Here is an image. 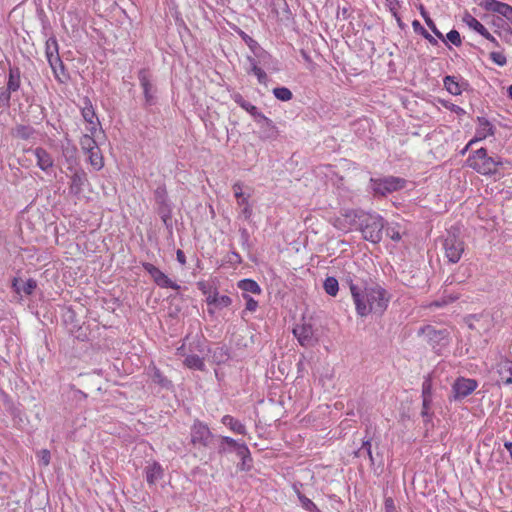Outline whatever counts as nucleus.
<instances>
[{
  "instance_id": "nucleus-37",
  "label": "nucleus",
  "mask_w": 512,
  "mask_h": 512,
  "mask_svg": "<svg viewBox=\"0 0 512 512\" xmlns=\"http://www.w3.org/2000/svg\"><path fill=\"white\" fill-rule=\"evenodd\" d=\"M35 134V129L29 125H17L14 129V136L23 140L30 139Z\"/></svg>"
},
{
  "instance_id": "nucleus-8",
  "label": "nucleus",
  "mask_w": 512,
  "mask_h": 512,
  "mask_svg": "<svg viewBox=\"0 0 512 512\" xmlns=\"http://www.w3.org/2000/svg\"><path fill=\"white\" fill-rule=\"evenodd\" d=\"M375 194L385 196L389 193L397 191L404 187L405 180L403 178L388 176L381 179H371Z\"/></svg>"
},
{
  "instance_id": "nucleus-49",
  "label": "nucleus",
  "mask_w": 512,
  "mask_h": 512,
  "mask_svg": "<svg viewBox=\"0 0 512 512\" xmlns=\"http://www.w3.org/2000/svg\"><path fill=\"white\" fill-rule=\"evenodd\" d=\"M232 304V299L227 295H219L217 298L216 309H223Z\"/></svg>"
},
{
  "instance_id": "nucleus-44",
  "label": "nucleus",
  "mask_w": 512,
  "mask_h": 512,
  "mask_svg": "<svg viewBox=\"0 0 512 512\" xmlns=\"http://www.w3.org/2000/svg\"><path fill=\"white\" fill-rule=\"evenodd\" d=\"M13 91L5 88L2 89L0 92V107L2 108H9L10 107V99H11V93Z\"/></svg>"
},
{
  "instance_id": "nucleus-45",
  "label": "nucleus",
  "mask_w": 512,
  "mask_h": 512,
  "mask_svg": "<svg viewBox=\"0 0 512 512\" xmlns=\"http://www.w3.org/2000/svg\"><path fill=\"white\" fill-rule=\"evenodd\" d=\"M245 111H247L257 122L260 118H264V114L258 111V108L251 104L250 102H247L245 107H243Z\"/></svg>"
},
{
  "instance_id": "nucleus-15",
  "label": "nucleus",
  "mask_w": 512,
  "mask_h": 512,
  "mask_svg": "<svg viewBox=\"0 0 512 512\" xmlns=\"http://www.w3.org/2000/svg\"><path fill=\"white\" fill-rule=\"evenodd\" d=\"M445 89L452 95H460L463 91H467L470 85L467 80L462 77L447 75L443 78Z\"/></svg>"
},
{
  "instance_id": "nucleus-50",
  "label": "nucleus",
  "mask_w": 512,
  "mask_h": 512,
  "mask_svg": "<svg viewBox=\"0 0 512 512\" xmlns=\"http://www.w3.org/2000/svg\"><path fill=\"white\" fill-rule=\"evenodd\" d=\"M422 398L432 399V384L429 379H426L422 384Z\"/></svg>"
},
{
  "instance_id": "nucleus-27",
  "label": "nucleus",
  "mask_w": 512,
  "mask_h": 512,
  "mask_svg": "<svg viewBox=\"0 0 512 512\" xmlns=\"http://www.w3.org/2000/svg\"><path fill=\"white\" fill-rule=\"evenodd\" d=\"M222 424L227 426L231 431L240 435H246V426L231 415H224L221 419Z\"/></svg>"
},
{
  "instance_id": "nucleus-30",
  "label": "nucleus",
  "mask_w": 512,
  "mask_h": 512,
  "mask_svg": "<svg viewBox=\"0 0 512 512\" xmlns=\"http://www.w3.org/2000/svg\"><path fill=\"white\" fill-rule=\"evenodd\" d=\"M90 165L97 171L101 170L104 166L103 156L99 147L87 152Z\"/></svg>"
},
{
  "instance_id": "nucleus-6",
  "label": "nucleus",
  "mask_w": 512,
  "mask_h": 512,
  "mask_svg": "<svg viewBox=\"0 0 512 512\" xmlns=\"http://www.w3.org/2000/svg\"><path fill=\"white\" fill-rule=\"evenodd\" d=\"M139 84L143 90L144 108H148L157 104L158 89L154 84L153 75L148 68H142L138 71Z\"/></svg>"
},
{
  "instance_id": "nucleus-61",
  "label": "nucleus",
  "mask_w": 512,
  "mask_h": 512,
  "mask_svg": "<svg viewBox=\"0 0 512 512\" xmlns=\"http://www.w3.org/2000/svg\"><path fill=\"white\" fill-rule=\"evenodd\" d=\"M412 27L415 33L420 34L423 37L428 33V31L421 25L418 20H414L412 22Z\"/></svg>"
},
{
  "instance_id": "nucleus-9",
  "label": "nucleus",
  "mask_w": 512,
  "mask_h": 512,
  "mask_svg": "<svg viewBox=\"0 0 512 512\" xmlns=\"http://www.w3.org/2000/svg\"><path fill=\"white\" fill-rule=\"evenodd\" d=\"M212 438L213 434L210 431L209 427L205 423L199 420H195L191 427L192 444L207 447L209 446Z\"/></svg>"
},
{
  "instance_id": "nucleus-32",
  "label": "nucleus",
  "mask_w": 512,
  "mask_h": 512,
  "mask_svg": "<svg viewBox=\"0 0 512 512\" xmlns=\"http://www.w3.org/2000/svg\"><path fill=\"white\" fill-rule=\"evenodd\" d=\"M247 60L250 63V70L248 72H252L254 75H256L260 84H266L268 76L265 71L258 66L256 59L248 56Z\"/></svg>"
},
{
  "instance_id": "nucleus-41",
  "label": "nucleus",
  "mask_w": 512,
  "mask_h": 512,
  "mask_svg": "<svg viewBox=\"0 0 512 512\" xmlns=\"http://www.w3.org/2000/svg\"><path fill=\"white\" fill-rule=\"evenodd\" d=\"M272 92L273 95L280 101H289L293 97L291 90L287 87H276Z\"/></svg>"
},
{
  "instance_id": "nucleus-55",
  "label": "nucleus",
  "mask_w": 512,
  "mask_h": 512,
  "mask_svg": "<svg viewBox=\"0 0 512 512\" xmlns=\"http://www.w3.org/2000/svg\"><path fill=\"white\" fill-rule=\"evenodd\" d=\"M442 104L447 109H449L450 111L456 113L457 115H464L466 113L463 108H461L460 106H458L456 104H453V103H450V102H447V101H443Z\"/></svg>"
},
{
  "instance_id": "nucleus-24",
  "label": "nucleus",
  "mask_w": 512,
  "mask_h": 512,
  "mask_svg": "<svg viewBox=\"0 0 512 512\" xmlns=\"http://www.w3.org/2000/svg\"><path fill=\"white\" fill-rule=\"evenodd\" d=\"M478 122L480 127L477 129L476 136L473 139H477L478 142L485 139L487 136L494 135L495 128L489 120L484 117H478Z\"/></svg>"
},
{
  "instance_id": "nucleus-1",
  "label": "nucleus",
  "mask_w": 512,
  "mask_h": 512,
  "mask_svg": "<svg viewBox=\"0 0 512 512\" xmlns=\"http://www.w3.org/2000/svg\"><path fill=\"white\" fill-rule=\"evenodd\" d=\"M365 286L366 289H363L358 299L356 298L354 301L357 314L360 317H365L370 313L382 315L388 307L390 294L371 277L367 279Z\"/></svg>"
},
{
  "instance_id": "nucleus-63",
  "label": "nucleus",
  "mask_w": 512,
  "mask_h": 512,
  "mask_svg": "<svg viewBox=\"0 0 512 512\" xmlns=\"http://www.w3.org/2000/svg\"><path fill=\"white\" fill-rule=\"evenodd\" d=\"M386 235L391 238L393 241H399L401 239V234L395 228L388 227L386 229Z\"/></svg>"
},
{
  "instance_id": "nucleus-23",
  "label": "nucleus",
  "mask_w": 512,
  "mask_h": 512,
  "mask_svg": "<svg viewBox=\"0 0 512 512\" xmlns=\"http://www.w3.org/2000/svg\"><path fill=\"white\" fill-rule=\"evenodd\" d=\"M238 449L239 450L236 454L241 459V461L240 463H238L237 468L240 471H250L252 468L253 459L249 448L245 444L244 446H241Z\"/></svg>"
},
{
  "instance_id": "nucleus-39",
  "label": "nucleus",
  "mask_w": 512,
  "mask_h": 512,
  "mask_svg": "<svg viewBox=\"0 0 512 512\" xmlns=\"http://www.w3.org/2000/svg\"><path fill=\"white\" fill-rule=\"evenodd\" d=\"M213 358L217 364L225 363L230 359V353L227 346L217 347L213 352Z\"/></svg>"
},
{
  "instance_id": "nucleus-58",
  "label": "nucleus",
  "mask_w": 512,
  "mask_h": 512,
  "mask_svg": "<svg viewBox=\"0 0 512 512\" xmlns=\"http://www.w3.org/2000/svg\"><path fill=\"white\" fill-rule=\"evenodd\" d=\"M427 26L431 29V31L435 34L436 37L445 42V38L443 34L437 29L434 21L432 19H427Z\"/></svg>"
},
{
  "instance_id": "nucleus-11",
  "label": "nucleus",
  "mask_w": 512,
  "mask_h": 512,
  "mask_svg": "<svg viewBox=\"0 0 512 512\" xmlns=\"http://www.w3.org/2000/svg\"><path fill=\"white\" fill-rule=\"evenodd\" d=\"M478 383L474 379L457 378L452 386L454 400H461L472 394L477 388Z\"/></svg>"
},
{
  "instance_id": "nucleus-3",
  "label": "nucleus",
  "mask_w": 512,
  "mask_h": 512,
  "mask_svg": "<svg viewBox=\"0 0 512 512\" xmlns=\"http://www.w3.org/2000/svg\"><path fill=\"white\" fill-rule=\"evenodd\" d=\"M352 213L354 214L355 218L359 219V229L363 235V238L374 244L379 243L382 239L383 229L385 226L384 219L378 214Z\"/></svg>"
},
{
  "instance_id": "nucleus-33",
  "label": "nucleus",
  "mask_w": 512,
  "mask_h": 512,
  "mask_svg": "<svg viewBox=\"0 0 512 512\" xmlns=\"http://www.w3.org/2000/svg\"><path fill=\"white\" fill-rule=\"evenodd\" d=\"M506 3L498 1V0H482L479 4L480 7L488 12H493L497 14H501Z\"/></svg>"
},
{
  "instance_id": "nucleus-53",
  "label": "nucleus",
  "mask_w": 512,
  "mask_h": 512,
  "mask_svg": "<svg viewBox=\"0 0 512 512\" xmlns=\"http://www.w3.org/2000/svg\"><path fill=\"white\" fill-rule=\"evenodd\" d=\"M206 303L208 306H213L214 308L216 307V303H217V298L219 296V293H218V290L216 287H214L213 291L208 293L206 295Z\"/></svg>"
},
{
  "instance_id": "nucleus-25",
  "label": "nucleus",
  "mask_w": 512,
  "mask_h": 512,
  "mask_svg": "<svg viewBox=\"0 0 512 512\" xmlns=\"http://www.w3.org/2000/svg\"><path fill=\"white\" fill-rule=\"evenodd\" d=\"M146 481L149 485H154L163 477V469L158 462H153L145 468Z\"/></svg>"
},
{
  "instance_id": "nucleus-26",
  "label": "nucleus",
  "mask_w": 512,
  "mask_h": 512,
  "mask_svg": "<svg viewBox=\"0 0 512 512\" xmlns=\"http://www.w3.org/2000/svg\"><path fill=\"white\" fill-rule=\"evenodd\" d=\"M34 154L37 159V165L41 170L46 171L53 166V159L44 148L37 147L34 150Z\"/></svg>"
},
{
  "instance_id": "nucleus-28",
  "label": "nucleus",
  "mask_w": 512,
  "mask_h": 512,
  "mask_svg": "<svg viewBox=\"0 0 512 512\" xmlns=\"http://www.w3.org/2000/svg\"><path fill=\"white\" fill-rule=\"evenodd\" d=\"M47 61L49 64H52L53 58L60 57L59 56V46L55 36H51L46 41V49H45Z\"/></svg>"
},
{
  "instance_id": "nucleus-18",
  "label": "nucleus",
  "mask_w": 512,
  "mask_h": 512,
  "mask_svg": "<svg viewBox=\"0 0 512 512\" xmlns=\"http://www.w3.org/2000/svg\"><path fill=\"white\" fill-rule=\"evenodd\" d=\"M492 25L496 28L494 31L502 40L512 44V27L502 17H493Z\"/></svg>"
},
{
  "instance_id": "nucleus-16",
  "label": "nucleus",
  "mask_w": 512,
  "mask_h": 512,
  "mask_svg": "<svg viewBox=\"0 0 512 512\" xmlns=\"http://www.w3.org/2000/svg\"><path fill=\"white\" fill-rule=\"evenodd\" d=\"M81 114L84 120L89 124L88 131L94 135L97 131V125L99 121L94 111L93 105L88 97L83 99V107L81 108Z\"/></svg>"
},
{
  "instance_id": "nucleus-38",
  "label": "nucleus",
  "mask_w": 512,
  "mask_h": 512,
  "mask_svg": "<svg viewBox=\"0 0 512 512\" xmlns=\"http://www.w3.org/2000/svg\"><path fill=\"white\" fill-rule=\"evenodd\" d=\"M94 135H92L90 133L89 134H84L81 138H80V146H81V149L84 153H87L95 148L98 147L97 145V142L95 141Z\"/></svg>"
},
{
  "instance_id": "nucleus-35",
  "label": "nucleus",
  "mask_w": 512,
  "mask_h": 512,
  "mask_svg": "<svg viewBox=\"0 0 512 512\" xmlns=\"http://www.w3.org/2000/svg\"><path fill=\"white\" fill-rule=\"evenodd\" d=\"M238 288H240L243 292H250L253 294H260L261 287L259 284L253 279H243L238 282Z\"/></svg>"
},
{
  "instance_id": "nucleus-54",
  "label": "nucleus",
  "mask_w": 512,
  "mask_h": 512,
  "mask_svg": "<svg viewBox=\"0 0 512 512\" xmlns=\"http://www.w3.org/2000/svg\"><path fill=\"white\" fill-rule=\"evenodd\" d=\"M197 288L202 292V294L204 295H207L208 293L212 292L213 291V287L212 285L207 282V281H204V280H201V281H198L197 282Z\"/></svg>"
},
{
  "instance_id": "nucleus-5",
  "label": "nucleus",
  "mask_w": 512,
  "mask_h": 512,
  "mask_svg": "<svg viewBox=\"0 0 512 512\" xmlns=\"http://www.w3.org/2000/svg\"><path fill=\"white\" fill-rule=\"evenodd\" d=\"M459 233V229L452 227L447 230L446 235L443 236L442 244L445 250V256L451 263H457L464 252V242L461 240Z\"/></svg>"
},
{
  "instance_id": "nucleus-46",
  "label": "nucleus",
  "mask_w": 512,
  "mask_h": 512,
  "mask_svg": "<svg viewBox=\"0 0 512 512\" xmlns=\"http://www.w3.org/2000/svg\"><path fill=\"white\" fill-rule=\"evenodd\" d=\"M432 399H423L421 415L425 418V422L431 420L432 414L429 412L431 407Z\"/></svg>"
},
{
  "instance_id": "nucleus-10",
  "label": "nucleus",
  "mask_w": 512,
  "mask_h": 512,
  "mask_svg": "<svg viewBox=\"0 0 512 512\" xmlns=\"http://www.w3.org/2000/svg\"><path fill=\"white\" fill-rule=\"evenodd\" d=\"M144 270L153 278V281L161 288H171L179 290L181 287L176 282L172 281L165 273L159 268L149 262L142 263Z\"/></svg>"
},
{
  "instance_id": "nucleus-4",
  "label": "nucleus",
  "mask_w": 512,
  "mask_h": 512,
  "mask_svg": "<svg viewBox=\"0 0 512 512\" xmlns=\"http://www.w3.org/2000/svg\"><path fill=\"white\" fill-rule=\"evenodd\" d=\"M154 200L156 204V212L160 216L164 226L169 233H172V211L173 205L169 200L165 185H160L154 191Z\"/></svg>"
},
{
  "instance_id": "nucleus-47",
  "label": "nucleus",
  "mask_w": 512,
  "mask_h": 512,
  "mask_svg": "<svg viewBox=\"0 0 512 512\" xmlns=\"http://www.w3.org/2000/svg\"><path fill=\"white\" fill-rule=\"evenodd\" d=\"M446 38L448 41H450L453 45H455L457 47L462 44L461 36H460L459 32L455 29L450 30L447 33Z\"/></svg>"
},
{
  "instance_id": "nucleus-43",
  "label": "nucleus",
  "mask_w": 512,
  "mask_h": 512,
  "mask_svg": "<svg viewBox=\"0 0 512 512\" xmlns=\"http://www.w3.org/2000/svg\"><path fill=\"white\" fill-rule=\"evenodd\" d=\"M63 155L66 158L68 163L74 164V163H76V160H77V157H76V155H77V148L74 145L64 147L63 148Z\"/></svg>"
},
{
  "instance_id": "nucleus-19",
  "label": "nucleus",
  "mask_w": 512,
  "mask_h": 512,
  "mask_svg": "<svg viewBox=\"0 0 512 512\" xmlns=\"http://www.w3.org/2000/svg\"><path fill=\"white\" fill-rule=\"evenodd\" d=\"M88 182L87 173L83 169H77L71 176L69 191L75 196L83 192L84 185Z\"/></svg>"
},
{
  "instance_id": "nucleus-64",
  "label": "nucleus",
  "mask_w": 512,
  "mask_h": 512,
  "mask_svg": "<svg viewBox=\"0 0 512 512\" xmlns=\"http://www.w3.org/2000/svg\"><path fill=\"white\" fill-rule=\"evenodd\" d=\"M231 97H232V99L234 100V102H235V103H237L241 108L245 107L246 103L248 102V101H246V100L244 99V97H243L240 93H238V92L233 93Z\"/></svg>"
},
{
  "instance_id": "nucleus-48",
  "label": "nucleus",
  "mask_w": 512,
  "mask_h": 512,
  "mask_svg": "<svg viewBox=\"0 0 512 512\" xmlns=\"http://www.w3.org/2000/svg\"><path fill=\"white\" fill-rule=\"evenodd\" d=\"M490 59L498 66H504L507 63L505 55L501 52H491L489 54Z\"/></svg>"
},
{
  "instance_id": "nucleus-2",
  "label": "nucleus",
  "mask_w": 512,
  "mask_h": 512,
  "mask_svg": "<svg viewBox=\"0 0 512 512\" xmlns=\"http://www.w3.org/2000/svg\"><path fill=\"white\" fill-rule=\"evenodd\" d=\"M466 165L481 175L490 176L498 172L503 162L500 157L489 156L487 149L482 147L468 156Z\"/></svg>"
},
{
  "instance_id": "nucleus-7",
  "label": "nucleus",
  "mask_w": 512,
  "mask_h": 512,
  "mask_svg": "<svg viewBox=\"0 0 512 512\" xmlns=\"http://www.w3.org/2000/svg\"><path fill=\"white\" fill-rule=\"evenodd\" d=\"M419 335H424L427 338L429 345L435 351H439L441 348L446 347L449 344L450 333L447 329H435L431 325L420 328Z\"/></svg>"
},
{
  "instance_id": "nucleus-29",
  "label": "nucleus",
  "mask_w": 512,
  "mask_h": 512,
  "mask_svg": "<svg viewBox=\"0 0 512 512\" xmlns=\"http://www.w3.org/2000/svg\"><path fill=\"white\" fill-rule=\"evenodd\" d=\"M151 379L161 388L169 390L173 387L172 382L155 366L152 368Z\"/></svg>"
},
{
  "instance_id": "nucleus-62",
  "label": "nucleus",
  "mask_w": 512,
  "mask_h": 512,
  "mask_svg": "<svg viewBox=\"0 0 512 512\" xmlns=\"http://www.w3.org/2000/svg\"><path fill=\"white\" fill-rule=\"evenodd\" d=\"M384 508L385 512H397L394 500L391 497L385 498Z\"/></svg>"
},
{
  "instance_id": "nucleus-42",
  "label": "nucleus",
  "mask_w": 512,
  "mask_h": 512,
  "mask_svg": "<svg viewBox=\"0 0 512 512\" xmlns=\"http://www.w3.org/2000/svg\"><path fill=\"white\" fill-rule=\"evenodd\" d=\"M299 501L303 509L308 512H320L315 503L307 498L305 495L301 494L299 491L297 492Z\"/></svg>"
},
{
  "instance_id": "nucleus-22",
  "label": "nucleus",
  "mask_w": 512,
  "mask_h": 512,
  "mask_svg": "<svg viewBox=\"0 0 512 512\" xmlns=\"http://www.w3.org/2000/svg\"><path fill=\"white\" fill-rule=\"evenodd\" d=\"M244 442H238L237 440L229 437V436H221L220 437V444L218 446V453L224 454L227 452L235 451V453L238 452V448L241 446H244Z\"/></svg>"
},
{
  "instance_id": "nucleus-51",
  "label": "nucleus",
  "mask_w": 512,
  "mask_h": 512,
  "mask_svg": "<svg viewBox=\"0 0 512 512\" xmlns=\"http://www.w3.org/2000/svg\"><path fill=\"white\" fill-rule=\"evenodd\" d=\"M39 461L43 466H48L51 460V454L48 449H42L37 453Z\"/></svg>"
},
{
  "instance_id": "nucleus-52",
  "label": "nucleus",
  "mask_w": 512,
  "mask_h": 512,
  "mask_svg": "<svg viewBox=\"0 0 512 512\" xmlns=\"http://www.w3.org/2000/svg\"><path fill=\"white\" fill-rule=\"evenodd\" d=\"M240 35L252 52L258 49V47L260 46L256 40H254L252 37H250L243 31L240 33Z\"/></svg>"
},
{
  "instance_id": "nucleus-57",
  "label": "nucleus",
  "mask_w": 512,
  "mask_h": 512,
  "mask_svg": "<svg viewBox=\"0 0 512 512\" xmlns=\"http://www.w3.org/2000/svg\"><path fill=\"white\" fill-rule=\"evenodd\" d=\"M500 16L505 18L512 25V6L506 3Z\"/></svg>"
},
{
  "instance_id": "nucleus-14",
  "label": "nucleus",
  "mask_w": 512,
  "mask_h": 512,
  "mask_svg": "<svg viewBox=\"0 0 512 512\" xmlns=\"http://www.w3.org/2000/svg\"><path fill=\"white\" fill-rule=\"evenodd\" d=\"M463 22L471 29L479 33L485 39L490 41L495 47H499V42L496 38L470 13L466 12L463 16Z\"/></svg>"
},
{
  "instance_id": "nucleus-59",
  "label": "nucleus",
  "mask_w": 512,
  "mask_h": 512,
  "mask_svg": "<svg viewBox=\"0 0 512 512\" xmlns=\"http://www.w3.org/2000/svg\"><path fill=\"white\" fill-rule=\"evenodd\" d=\"M371 448H372L371 440L366 439L363 441L362 446L358 449V451L355 452V455L357 457H361L365 451H368Z\"/></svg>"
},
{
  "instance_id": "nucleus-34",
  "label": "nucleus",
  "mask_w": 512,
  "mask_h": 512,
  "mask_svg": "<svg viewBox=\"0 0 512 512\" xmlns=\"http://www.w3.org/2000/svg\"><path fill=\"white\" fill-rule=\"evenodd\" d=\"M20 70L19 68H10L7 82V89L16 92L20 88Z\"/></svg>"
},
{
  "instance_id": "nucleus-17",
  "label": "nucleus",
  "mask_w": 512,
  "mask_h": 512,
  "mask_svg": "<svg viewBox=\"0 0 512 512\" xmlns=\"http://www.w3.org/2000/svg\"><path fill=\"white\" fill-rule=\"evenodd\" d=\"M257 123L260 125V137L264 140H275L279 135V130L274 122L264 115Z\"/></svg>"
},
{
  "instance_id": "nucleus-60",
  "label": "nucleus",
  "mask_w": 512,
  "mask_h": 512,
  "mask_svg": "<svg viewBox=\"0 0 512 512\" xmlns=\"http://www.w3.org/2000/svg\"><path fill=\"white\" fill-rule=\"evenodd\" d=\"M465 280V276H458L457 274H452L450 276L447 277L446 281H445V284L446 285H452L454 283H462L464 282Z\"/></svg>"
},
{
  "instance_id": "nucleus-36",
  "label": "nucleus",
  "mask_w": 512,
  "mask_h": 512,
  "mask_svg": "<svg viewBox=\"0 0 512 512\" xmlns=\"http://www.w3.org/2000/svg\"><path fill=\"white\" fill-rule=\"evenodd\" d=\"M184 364L190 369H195L199 371H203L205 369V363L203 358L195 354L186 356Z\"/></svg>"
},
{
  "instance_id": "nucleus-40",
  "label": "nucleus",
  "mask_w": 512,
  "mask_h": 512,
  "mask_svg": "<svg viewBox=\"0 0 512 512\" xmlns=\"http://www.w3.org/2000/svg\"><path fill=\"white\" fill-rule=\"evenodd\" d=\"M323 288L330 296H336L339 290V283L335 277H327L324 280Z\"/></svg>"
},
{
  "instance_id": "nucleus-31",
  "label": "nucleus",
  "mask_w": 512,
  "mask_h": 512,
  "mask_svg": "<svg viewBox=\"0 0 512 512\" xmlns=\"http://www.w3.org/2000/svg\"><path fill=\"white\" fill-rule=\"evenodd\" d=\"M254 57L257 64H261L264 67H270L274 63L273 57L265 51L261 46L258 47L254 52Z\"/></svg>"
},
{
  "instance_id": "nucleus-21",
  "label": "nucleus",
  "mask_w": 512,
  "mask_h": 512,
  "mask_svg": "<svg viewBox=\"0 0 512 512\" xmlns=\"http://www.w3.org/2000/svg\"><path fill=\"white\" fill-rule=\"evenodd\" d=\"M56 80L60 83H66L70 77L66 71L65 65L60 57L53 58L52 64H49Z\"/></svg>"
},
{
  "instance_id": "nucleus-13",
  "label": "nucleus",
  "mask_w": 512,
  "mask_h": 512,
  "mask_svg": "<svg viewBox=\"0 0 512 512\" xmlns=\"http://www.w3.org/2000/svg\"><path fill=\"white\" fill-rule=\"evenodd\" d=\"M293 334L301 346L312 347L316 343L313 327L309 323L297 324L293 328Z\"/></svg>"
},
{
  "instance_id": "nucleus-56",
  "label": "nucleus",
  "mask_w": 512,
  "mask_h": 512,
  "mask_svg": "<svg viewBox=\"0 0 512 512\" xmlns=\"http://www.w3.org/2000/svg\"><path fill=\"white\" fill-rule=\"evenodd\" d=\"M243 297L246 300V310L254 312L258 307V302L245 293L243 294Z\"/></svg>"
},
{
  "instance_id": "nucleus-20",
  "label": "nucleus",
  "mask_w": 512,
  "mask_h": 512,
  "mask_svg": "<svg viewBox=\"0 0 512 512\" xmlns=\"http://www.w3.org/2000/svg\"><path fill=\"white\" fill-rule=\"evenodd\" d=\"M12 287L17 294L24 293L25 295H32L37 288V281L32 278L27 281H24L21 278H14Z\"/></svg>"
},
{
  "instance_id": "nucleus-12",
  "label": "nucleus",
  "mask_w": 512,
  "mask_h": 512,
  "mask_svg": "<svg viewBox=\"0 0 512 512\" xmlns=\"http://www.w3.org/2000/svg\"><path fill=\"white\" fill-rule=\"evenodd\" d=\"M370 276L365 271L360 272L359 275L350 273L346 275L344 282L349 286L353 302L358 299V296L360 295V292L363 291V289H366L367 285V279H369Z\"/></svg>"
}]
</instances>
